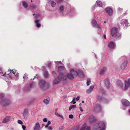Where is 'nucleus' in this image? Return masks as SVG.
Instances as JSON below:
<instances>
[{"mask_svg": "<svg viewBox=\"0 0 130 130\" xmlns=\"http://www.w3.org/2000/svg\"><path fill=\"white\" fill-rule=\"evenodd\" d=\"M90 80L89 79H88L87 80V86L89 85L90 83Z\"/></svg>", "mask_w": 130, "mask_h": 130, "instance_id": "b1692460", "label": "nucleus"}, {"mask_svg": "<svg viewBox=\"0 0 130 130\" xmlns=\"http://www.w3.org/2000/svg\"><path fill=\"white\" fill-rule=\"evenodd\" d=\"M104 23H106V21H104Z\"/></svg>", "mask_w": 130, "mask_h": 130, "instance_id": "a18cd8bd", "label": "nucleus"}, {"mask_svg": "<svg viewBox=\"0 0 130 130\" xmlns=\"http://www.w3.org/2000/svg\"><path fill=\"white\" fill-rule=\"evenodd\" d=\"M127 23V21L126 20H123L121 23L122 24H126Z\"/></svg>", "mask_w": 130, "mask_h": 130, "instance_id": "aec40b11", "label": "nucleus"}, {"mask_svg": "<svg viewBox=\"0 0 130 130\" xmlns=\"http://www.w3.org/2000/svg\"><path fill=\"white\" fill-rule=\"evenodd\" d=\"M40 128V126L39 123H37L34 127V129L35 130H39Z\"/></svg>", "mask_w": 130, "mask_h": 130, "instance_id": "f8f14e48", "label": "nucleus"}, {"mask_svg": "<svg viewBox=\"0 0 130 130\" xmlns=\"http://www.w3.org/2000/svg\"><path fill=\"white\" fill-rule=\"evenodd\" d=\"M82 103H84V101H82Z\"/></svg>", "mask_w": 130, "mask_h": 130, "instance_id": "49530a36", "label": "nucleus"}, {"mask_svg": "<svg viewBox=\"0 0 130 130\" xmlns=\"http://www.w3.org/2000/svg\"><path fill=\"white\" fill-rule=\"evenodd\" d=\"M110 34L112 37L116 38H118L121 36L120 34L118 32V29L116 27H114L111 28Z\"/></svg>", "mask_w": 130, "mask_h": 130, "instance_id": "f03ea898", "label": "nucleus"}, {"mask_svg": "<svg viewBox=\"0 0 130 130\" xmlns=\"http://www.w3.org/2000/svg\"><path fill=\"white\" fill-rule=\"evenodd\" d=\"M90 128L88 127H86V125L84 124L83 126L80 130H90Z\"/></svg>", "mask_w": 130, "mask_h": 130, "instance_id": "9b49d317", "label": "nucleus"}, {"mask_svg": "<svg viewBox=\"0 0 130 130\" xmlns=\"http://www.w3.org/2000/svg\"><path fill=\"white\" fill-rule=\"evenodd\" d=\"M39 22V21L38 20H36L35 21V23H36V26L38 27H39L41 26L40 24L38 23Z\"/></svg>", "mask_w": 130, "mask_h": 130, "instance_id": "dca6fc26", "label": "nucleus"}, {"mask_svg": "<svg viewBox=\"0 0 130 130\" xmlns=\"http://www.w3.org/2000/svg\"><path fill=\"white\" fill-rule=\"evenodd\" d=\"M80 110L81 111H83V110L82 109V108L81 107H80Z\"/></svg>", "mask_w": 130, "mask_h": 130, "instance_id": "ea45409f", "label": "nucleus"}, {"mask_svg": "<svg viewBox=\"0 0 130 130\" xmlns=\"http://www.w3.org/2000/svg\"><path fill=\"white\" fill-rule=\"evenodd\" d=\"M0 72V76H5L6 75H9L10 78H12L14 75H15V73L16 72L15 70L13 71L12 70H8L6 72L2 69H1Z\"/></svg>", "mask_w": 130, "mask_h": 130, "instance_id": "f257e3e1", "label": "nucleus"}, {"mask_svg": "<svg viewBox=\"0 0 130 130\" xmlns=\"http://www.w3.org/2000/svg\"><path fill=\"white\" fill-rule=\"evenodd\" d=\"M44 85L45 84V83H46V82L44 80H42L40 82V84L41 85H42V84H43Z\"/></svg>", "mask_w": 130, "mask_h": 130, "instance_id": "a878e982", "label": "nucleus"}, {"mask_svg": "<svg viewBox=\"0 0 130 130\" xmlns=\"http://www.w3.org/2000/svg\"><path fill=\"white\" fill-rule=\"evenodd\" d=\"M53 83L54 84H57L59 83V82L58 81H56V80H55L54 81Z\"/></svg>", "mask_w": 130, "mask_h": 130, "instance_id": "cd10ccee", "label": "nucleus"}, {"mask_svg": "<svg viewBox=\"0 0 130 130\" xmlns=\"http://www.w3.org/2000/svg\"><path fill=\"white\" fill-rule=\"evenodd\" d=\"M78 75L77 72L74 71L73 69H71V74H69L68 75V77L70 79H73L74 77L75 76H77Z\"/></svg>", "mask_w": 130, "mask_h": 130, "instance_id": "20e7f679", "label": "nucleus"}, {"mask_svg": "<svg viewBox=\"0 0 130 130\" xmlns=\"http://www.w3.org/2000/svg\"><path fill=\"white\" fill-rule=\"evenodd\" d=\"M54 73H55V72H53V74H54Z\"/></svg>", "mask_w": 130, "mask_h": 130, "instance_id": "c03bdc74", "label": "nucleus"}, {"mask_svg": "<svg viewBox=\"0 0 130 130\" xmlns=\"http://www.w3.org/2000/svg\"><path fill=\"white\" fill-rule=\"evenodd\" d=\"M65 69V68L63 66H61L59 67L58 68V71H61L64 70Z\"/></svg>", "mask_w": 130, "mask_h": 130, "instance_id": "a211bd4d", "label": "nucleus"}, {"mask_svg": "<svg viewBox=\"0 0 130 130\" xmlns=\"http://www.w3.org/2000/svg\"><path fill=\"white\" fill-rule=\"evenodd\" d=\"M96 121L94 117H93L91 119V120H90V123H92Z\"/></svg>", "mask_w": 130, "mask_h": 130, "instance_id": "4be33fe9", "label": "nucleus"}, {"mask_svg": "<svg viewBox=\"0 0 130 130\" xmlns=\"http://www.w3.org/2000/svg\"><path fill=\"white\" fill-rule=\"evenodd\" d=\"M64 9V6L63 5L60 6L59 7V10L60 12L63 11Z\"/></svg>", "mask_w": 130, "mask_h": 130, "instance_id": "2eb2a0df", "label": "nucleus"}, {"mask_svg": "<svg viewBox=\"0 0 130 130\" xmlns=\"http://www.w3.org/2000/svg\"><path fill=\"white\" fill-rule=\"evenodd\" d=\"M18 123L20 124H23L22 122L20 120H18Z\"/></svg>", "mask_w": 130, "mask_h": 130, "instance_id": "bb28decb", "label": "nucleus"}, {"mask_svg": "<svg viewBox=\"0 0 130 130\" xmlns=\"http://www.w3.org/2000/svg\"><path fill=\"white\" fill-rule=\"evenodd\" d=\"M36 8V6H33L31 7V8L32 9H34Z\"/></svg>", "mask_w": 130, "mask_h": 130, "instance_id": "72a5a7b5", "label": "nucleus"}, {"mask_svg": "<svg viewBox=\"0 0 130 130\" xmlns=\"http://www.w3.org/2000/svg\"><path fill=\"white\" fill-rule=\"evenodd\" d=\"M44 102L46 104H47L48 103L49 101L47 99H45L44 100Z\"/></svg>", "mask_w": 130, "mask_h": 130, "instance_id": "393cba45", "label": "nucleus"}, {"mask_svg": "<svg viewBox=\"0 0 130 130\" xmlns=\"http://www.w3.org/2000/svg\"><path fill=\"white\" fill-rule=\"evenodd\" d=\"M129 111L130 112V108Z\"/></svg>", "mask_w": 130, "mask_h": 130, "instance_id": "09e8293b", "label": "nucleus"}, {"mask_svg": "<svg viewBox=\"0 0 130 130\" xmlns=\"http://www.w3.org/2000/svg\"><path fill=\"white\" fill-rule=\"evenodd\" d=\"M75 101V98H74L73 99L72 101L71 102H73V104H75L76 103V102Z\"/></svg>", "mask_w": 130, "mask_h": 130, "instance_id": "c756f323", "label": "nucleus"}, {"mask_svg": "<svg viewBox=\"0 0 130 130\" xmlns=\"http://www.w3.org/2000/svg\"><path fill=\"white\" fill-rule=\"evenodd\" d=\"M23 6L25 8H26L28 7V4L27 3L25 2H23L22 3Z\"/></svg>", "mask_w": 130, "mask_h": 130, "instance_id": "6ab92c4d", "label": "nucleus"}, {"mask_svg": "<svg viewBox=\"0 0 130 130\" xmlns=\"http://www.w3.org/2000/svg\"><path fill=\"white\" fill-rule=\"evenodd\" d=\"M125 86L124 88H123L124 90H125L127 89L128 87H130V79H129L127 81H126L125 82Z\"/></svg>", "mask_w": 130, "mask_h": 130, "instance_id": "39448f33", "label": "nucleus"}, {"mask_svg": "<svg viewBox=\"0 0 130 130\" xmlns=\"http://www.w3.org/2000/svg\"><path fill=\"white\" fill-rule=\"evenodd\" d=\"M123 105L125 106H129L130 105V103L129 102L126 100H123L122 101Z\"/></svg>", "mask_w": 130, "mask_h": 130, "instance_id": "0eeeda50", "label": "nucleus"}, {"mask_svg": "<svg viewBox=\"0 0 130 130\" xmlns=\"http://www.w3.org/2000/svg\"><path fill=\"white\" fill-rule=\"evenodd\" d=\"M51 124V122L50 121H48L47 124L48 125H49L50 124Z\"/></svg>", "mask_w": 130, "mask_h": 130, "instance_id": "c9c22d12", "label": "nucleus"}, {"mask_svg": "<svg viewBox=\"0 0 130 130\" xmlns=\"http://www.w3.org/2000/svg\"><path fill=\"white\" fill-rule=\"evenodd\" d=\"M22 128H23V129L24 130H25V129H26V127L25 126V125H23L22 126Z\"/></svg>", "mask_w": 130, "mask_h": 130, "instance_id": "c85d7f7f", "label": "nucleus"}, {"mask_svg": "<svg viewBox=\"0 0 130 130\" xmlns=\"http://www.w3.org/2000/svg\"><path fill=\"white\" fill-rule=\"evenodd\" d=\"M92 25L95 27H97L98 28H100L99 25L98 24L96 21L95 20H93L92 22Z\"/></svg>", "mask_w": 130, "mask_h": 130, "instance_id": "1a4fd4ad", "label": "nucleus"}, {"mask_svg": "<svg viewBox=\"0 0 130 130\" xmlns=\"http://www.w3.org/2000/svg\"><path fill=\"white\" fill-rule=\"evenodd\" d=\"M51 65V63H49L48 65V67H50V66Z\"/></svg>", "mask_w": 130, "mask_h": 130, "instance_id": "4c0bfd02", "label": "nucleus"}, {"mask_svg": "<svg viewBox=\"0 0 130 130\" xmlns=\"http://www.w3.org/2000/svg\"><path fill=\"white\" fill-rule=\"evenodd\" d=\"M3 97V95L2 94H0V98H1Z\"/></svg>", "mask_w": 130, "mask_h": 130, "instance_id": "473e14b6", "label": "nucleus"}, {"mask_svg": "<svg viewBox=\"0 0 130 130\" xmlns=\"http://www.w3.org/2000/svg\"><path fill=\"white\" fill-rule=\"evenodd\" d=\"M105 124L103 122H101L99 123L94 129V130H103L105 128Z\"/></svg>", "mask_w": 130, "mask_h": 130, "instance_id": "7ed1b4c3", "label": "nucleus"}, {"mask_svg": "<svg viewBox=\"0 0 130 130\" xmlns=\"http://www.w3.org/2000/svg\"><path fill=\"white\" fill-rule=\"evenodd\" d=\"M96 3L97 5L100 7H101L103 6V4L102 2L99 1H96Z\"/></svg>", "mask_w": 130, "mask_h": 130, "instance_id": "4468645a", "label": "nucleus"}, {"mask_svg": "<svg viewBox=\"0 0 130 130\" xmlns=\"http://www.w3.org/2000/svg\"><path fill=\"white\" fill-rule=\"evenodd\" d=\"M43 121L44 122H47V120L46 118H45L44 119Z\"/></svg>", "mask_w": 130, "mask_h": 130, "instance_id": "2f4dec72", "label": "nucleus"}, {"mask_svg": "<svg viewBox=\"0 0 130 130\" xmlns=\"http://www.w3.org/2000/svg\"><path fill=\"white\" fill-rule=\"evenodd\" d=\"M61 79L62 80H63V79H62V78H61Z\"/></svg>", "mask_w": 130, "mask_h": 130, "instance_id": "de8ad7c7", "label": "nucleus"}, {"mask_svg": "<svg viewBox=\"0 0 130 130\" xmlns=\"http://www.w3.org/2000/svg\"><path fill=\"white\" fill-rule=\"evenodd\" d=\"M48 125H47H47H45V127H47L48 126Z\"/></svg>", "mask_w": 130, "mask_h": 130, "instance_id": "79ce46f5", "label": "nucleus"}, {"mask_svg": "<svg viewBox=\"0 0 130 130\" xmlns=\"http://www.w3.org/2000/svg\"><path fill=\"white\" fill-rule=\"evenodd\" d=\"M69 117L70 118H73V116L72 115H70L69 116Z\"/></svg>", "mask_w": 130, "mask_h": 130, "instance_id": "7c9ffc66", "label": "nucleus"}, {"mask_svg": "<svg viewBox=\"0 0 130 130\" xmlns=\"http://www.w3.org/2000/svg\"><path fill=\"white\" fill-rule=\"evenodd\" d=\"M115 44L114 42H110L108 44V47L110 49H112L115 47Z\"/></svg>", "mask_w": 130, "mask_h": 130, "instance_id": "423d86ee", "label": "nucleus"}, {"mask_svg": "<svg viewBox=\"0 0 130 130\" xmlns=\"http://www.w3.org/2000/svg\"><path fill=\"white\" fill-rule=\"evenodd\" d=\"M76 107V105H72L70 106L69 108V110H70L72 108H74Z\"/></svg>", "mask_w": 130, "mask_h": 130, "instance_id": "412c9836", "label": "nucleus"}, {"mask_svg": "<svg viewBox=\"0 0 130 130\" xmlns=\"http://www.w3.org/2000/svg\"><path fill=\"white\" fill-rule=\"evenodd\" d=\"M106 12L109 15H111L112 13V11L110 8L107 7L105 9Z\"/></svg>", "mask_w": 130, "mask_h": 130, "instance_id": "6e6552de", "label": "nucleus"}, {"mask_svg": "<svg viewBox=\"0 0 130 130\" xmlns=\"http://www.w3.org/2000/svg\"><path fill=\"white\" fill-rule=\"evenodd\" d=\"M79 97L78 96L76 98V100L77 101H78L79 100Z\"/></svg>", "mask_w": 130, "mask_h": 130, "instance_id": "f704fd0d", "label": "nucleus"}, {"mask_svg": "<svg viewBox=\"0 0 130 130\" xmlns=\"http://www.w3.org/2000/svg\"><path fill=\"white\" fill-rule=\"evenodd\" d=\"M56 115L58 116H59V117H61V116L60 115H59V114H57Z\"/></svg>", "mask_w": 130, "mask_h": 130, "instance_id": "e433bc0d", "label": "nucleus"}, {"mask_svg": "<svg viewBox=\"0 0 130 130\" xmlns=\"http://www.w3.org/2000/svg\"><path fill=\"white\" fill-rule=\"evenodd\" d=\"M106 70V68H104L103 69H102L100 71V74H103L104 72Z\"/></svg>", "mask_w": 130, "mask_h": 130, "instance_id": "f3484780", "label": "nucleus"}, {"mask_svg": "<svg viewBox=\"0 0 130 130\" xmlns=\"http://www.w3.org/2000/svg\"><path fill=\"white\" fill-rule=\"evenodd\" d=\"M103 37L105 39H106V37L105 35H104Z\"/></svg>", "mask_w": 130, "mask_h": 130, "instance_id": "58836bf2", "label": "nucleus"}, {"mask_svg": "<svg viewBox=\"0 0 130 130\" xmlns=\"http://www.w3.org/2000/svg\"><path fill=\"white\" fill-rule=\"evenodd\" d=\"M124 67V65L122 64V65L121 66V68L122 69H123V68H122V67Z\"/></svg>", "mask_w": 130, "mask_h": 130, "instance_id": "a19ab883", "label": "nucleus"}, {"mask_svg": "<svg viewBox=\"0 0 130 130\" xmlns=\"http://www.w3.org/2000/svg\"><path fill=\"white\" fill-rule=\"evenodd\" d=\"M57 0L59 2H61L63 1V0Z\"/></svg>", "mask_w": 130, "mask_h": 130, "instance_id": "37998d69", "label": "nucleus"}, {"mask_svg": "<svg viewBox=\"0 0 130 130\" xmlns=\"http://www.w3.org/2000/svg\"><path fill=\"white\" fill-rule=\"evenodd\" d=\"M10 117H7L5 118L3 121V123H6L10 120Z\"/></svg>", "mask_w": 130, "mask_h": 130, "instance_id": "ddd939ff", "label": "nucleus"}, {"mask_svg": "<svg viewBox=\"0 0 130 130\" xmlns=\"http://www.w3.org/2000/svg\"><path fill=\"white\" fill-rule=\"evenodd\" d=\"M93 88V86H91L90 87V88L87 90V93H90L92 91Z\"/></svg>", "mask_w": 130, "mask_h": 130, "instance_id": "9d476101", "label": "nucleus"}, {"mask_svg": "<svg viewBox=\"0 0 130 130\" xmlns=\"http://www.w3.org/2000/svg\"><path fill=\"white\" fill-rule=\"evenodd\" d=\"M51 6L52 7H54L55 6L56 3L54 1H52L51 2Z\"/></svg>", "mask_w": 130, "mask_h": 130, "instance_id": "5701e85b", "label": "nucleus"}]
</instances>
